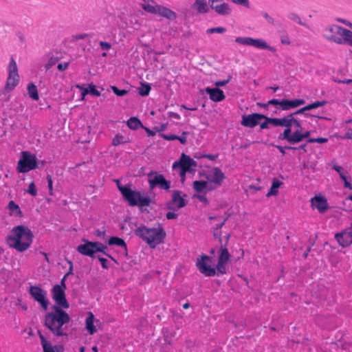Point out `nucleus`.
I'll return each mask as SVG.
<instances>
[{"label":"nucleus","instance_id":"53","mask_svg":"<svg viewBox=\"0 0 352 352\" xmlns=\"http://www.w3.org/2000/svg\"><path fill=\"white\" fill-rule=\"evenodd\" d=\"M233 3L244 6L245 8L250 7L249 0H230Z\"/></svg>","mask_w":352,"mask_h":352},{"label":"nucleus","instance_id":"20","mask_svg":"<svg viewBox=\"0 0 352 352\" xmlns=\"http://www.w3.org/2000/svg\"><path fill=\"white\" fill-rule=\"evenodd\" d=\"M311 135V132L309 131H306L305 132H300V130H296L292 133L291 137H288L289 140L288 142L292 144H295L302 142L304 139L309 138Z\"/></svg>","mask_w":352,"mask_h":352},{"label":"nucleus","instance_id":"16","mask_svg":"<svg viewBox=\"0 0 352 352\" xmlns=\"http://www.w3.org/2000/svg\"><path fill=\"white\" fill-rule=\"evenodd\" d=\"M335 239L342 248H346L352 243V231L346 229L335 234Z\"/></svg>","mask_w":352,"mask_h":352},{"label":"nucleus","instance_id":"44","mask_svg":"<svg viewBox=\"0 0 352 352\" xmlns=\"http://www.w3.org/2000/svg\"><path fill=\"white\" fill-rule=\"evenodd\" d=\"M113 92L118 96H124L128 94L129 91L126 89H120L116 86H111Z\"/></svg>","mask_w":352,"mask_h":352},{"label":"nucleus","instance_id":"63","mask_svg":"<svg viewBox=\"0 0 352 352\" xmlns=\"http://www.w3.org/2000/svg\"><path fill=\"white\" fill-rule=\"evenodd\" d=\"M292 125L296 128V130H300V132L302 131V124L300 122V120H298V119L296 118H294V120L292 122Z\"/></svg>","mask_w":352,"mask_h":352},{"label":"nucleus","instance_id":"6","mask_svg":"<svg viewBox=\"0 0 352 352\" xmlns=\"http://www.w3.org/2000/svg\"><path fill=\"white\" fill-rule=\"evenodd\" d=\"M144 3L141 4L142 9L151 14H157L160 16L168 20L173 21L177 19V14L172 10L156 4L154 0H142Z\"/></svg>","mask_w":352,"mask_h":352},{"label":"nucleus","instance_id":"23","mask_svg":"<svg viewBox=\"0 0 352 352\" xmlns=\"http://www.w3.org/2000/svg\"><path fill=\"white\" fill-rule=\"evenodd\" d=\"M9 80L11 78L17 79L19 80V75L18 74L17 65L13 57L10 58L8 65V76Z\"/></svg>","mask_w":352,"mask_h":352},{"label":"nucleus","instance_id":"47","mask_svg":"<svg viewBox=\"0 0 352 352\" xmlns=\"http://www.w3.org/2000/svg\"><path fill=\"white\" fill-rule=\"evenodd\" d=\"M221 234H222L221 230L217 229L216 228L214 229V230H213V236H214V239L218 240V241L219 242V243L221 245L223 244V240H222V238H221Z\"/></svg>","mask_w":352,"mask_h":352},{"label":"nucleus","instance_id":"58","mask_svg":"<svg viewBox=\"0 0 352 352\" xmlns=\"http://www.w3.org/2000/svg\"><path fill=\"white\" fill-rule=\"evenodd\" d=\"M100 47L102 50L108 51L111 48V43L105 41H100L99 43Z\"/></svg>","mask_w":352,"mask_h":352},{"label":"nucleus","instance_id":"37","mask_svg":"<svg viewBox=\"0 0 352 352\" xmlns=\"http://www.w3.org/2000/svg\"><path fill=\"white\" fill-rule=\"evenodd\" d=\"M208 187V182L206 181H195L193 182V188L197 192H201Z\"/></svg>","mask_w":352,"mask_h":352},{"label":"nucleus","instance_id":"11","mask_svg":"<svg viewBox=\"0 0 352 352\" xmlns=\"http://www.w3.org/2000/svg\"><path fill=\"white\" fill-rule=\"evenodd\" d=\"M30 294L32 297L37 301L44 310L48 308L49 300L47 298V293L38 286H30Z\"/></svg>","mask_w":352,"mask_h":352},{"label":"nucleus","instance_id":"5","mask_svg":"<svg viewBox=\"0 0 352 352\" xmlns=\"http://www.w3.org/2000/svg\"><path fill=\"white\" fill-rule=\"evenodd\" d=\"M351 30L338 25H331L324 29V37L338 45H346Z\"/></svg>","mask_w":352,"mask_h":352},{"label":"nucleus","instance_id":"41","mask_svg":"<svg viewBox=\"0 0 352 352\" xmlns=\"http://www.w3.org/2000/svg\"><path fill=\"white\" fill-rule=\"evenodd\" d=\"M127 142L128 140H126V138L122 135L118 133L113 138L112 145L116 146L121 144H125Z\"/></svg>","mask_w":352,"mask_h":352},{"label":"nucleus","instance_id":"49","mask_svg":"<svg viewBox=\"0 0 352 352\" xmlns=\"http://www.w3.org/2000/svg\"><path fill=\"white\" fill-rule=\"evenodd\" d=\"M76 87L82 90L81 96L82 98L81 100H84L86 95L89 94V88H85L83 85H76Z\"/></svg>","mask_w":352,"mask_h":352},{"label":"nucleus","instance_id":"35","mask_svg":"<svg viewBox=\"0 0 352 352\" xmlns=\"http://www.w3.org/2000/svg\"><path fill=\"white\" fill-rule=\"evenodd\" d=\"M8 208L10 211L11 214L15 216H21L22 212L19 206L14 201H10L8 203Z\"/></svg>","mask_w":352,"mask_h":352},{"label":"nucleus","instance_id":"64","mask_svg":"<svg viewBox=\"0 0 352 352\" xmlns=\"http://www.w3.org/2000/svg\"><path fill=\"white\" fill-rule=\"evenodd\" d=\"M197 197L201 202L204 203L205 205L209 204V201L207 197L204 195H197L195 196Z\"/></svg>","mask_w":352,"mask_h":352},{"label":"nucleus","instance_id":"61","mask_svg":"<svg viewBox=\"0 0 352 352\" xmlns=\"http://www.w3.org/2000/svg\"><path fill=\"white\" fill-rule=\"evenodd\" d=\"M280 41H281V43L284 44V45H290V43H291L289 37L287 34L281 35Z\"/></svg>","mask_w":352,"mask_h":352},{"label":"nucleus","instance_id":"26","mask_svg":"<svg viewBox=\"0 0 352 352\" xmlns=\"http://www.w3.org/2000/svg\"><path fill=\"white\" fill-rule=\"evenodd\" d=\"M252 46H254L258 49L268 50L269 51L272 52H276L275 47L267 45V43L263 39L252 38Z\"/></svg>","mask_w":352,"mask_h":352},{"label":"nucleus","instance_id":"50","mask_svg":"<svg viewBox=\"0 0 352 352\" xmlns=\"http://www.w3.org/2000/svg\"><path fill=\"white\" fill-rule=\"evenodd\" d=\"M327 103V101L326 100H321V101H315L313 103L309 104L312 109L322 107L325 105Z\"/></svg>","mask_w":352,"mask_h":352},{"label":"nucleus","instance_id":"14","mask_svg":"<svg viewBox=\"0 0 352 352\" xmlns=\"http://www.w3.org/2000/svg\"><path fill=\"white\" fill-rule=\"evenodd\" d=\"M82 241L84 243L83 244L79 245L76 250L83 256H89L92 258H96L95 254V243L94 241H90L85 238L82 239Z\"/></svg>","mask_w":352,"mask_h":352},{"label":"nucleus","instance_id":"13","mask_svg":"<svg viewBox=\"0 0 352 352\" xmlns=\"http://www.w3.org/2000/svg\"><path fill=\"white\" fill-rule=\"evenodd\" d=\"M181 194V191L174 190L171 199L166 204V208L168 210L175 211L186 206L188 201L182 197Z\"/></svg>","mask_w":352,"mask_h":352},{"label":"nucleus","instance_id":"59","mask_svg":"<svg viewBox=\"0 0 352 352\" xmlns=\"http://www.w3.org/2000/svg\"><path fill=\"white\" fill-rule=\"evenodd\" d=\"M161 138H162L163 139L166 140H168V141H171V140H176V138H177V135H166V134H164V133H160L159 135Z\"/></svg>","mask_w":352,"mask_h":352},{"label":"nucleus","instance_id":"2","mask_svg":"<svg viewBox=\"0 0 352 352\" xmlns=\"http://www.w3.org/2000/svg\"><path fill=\"white\" fill-rule=\"evenodd\" d=\"M34 235L31 230L23 225L14 227L6 238L7 245L19 252L27 250L32 243Z\"/></svg>","mask_w":352,"mask_h":352},{"label":"nucleus","instance_id":"38","mask_svg":"<svg viewBox=\"0 0 352 352\" xmlns=\"http://www.w3.org/2000/svg\"><path fill=\"white\" fill-rule=\"evenodd\" d=\"M19 80L14 78H11L9 80V77L7 78L6 83L5 85V91L9 92L13 90L18 85Z\"/></svg>","mask_w":352,"mask_h":352},{"label":"nucleus","instance_id":"8","mask_svg":"<svg viewBox=\"0 0 352 352\" xmlns=\"http://www.w3.org/2000/svg\"><path fill=\"white\" fill-rule=\"evenodd\" d=\"M294 118V115L293 113H292L282 118H274V119H270V122H271V124H272L273 126L285 127L283 132L280 133L278 136V139L279 140H286L288 142V137H291V135H292V126Z\"/></svg>","mask_w":352,"mask_h":352},{"label":"nucleus","instance_id":"48","mask_svg":"<svg viewBox=\"0 0 352 352\" xmlns=\"http://www.w3.org/2000/svg\"><path fill=\"white\" fill-rule=\"evenodd\" d=\"M276 148L278 149V151L282 153L283 155H285V149L288 150H295L296 149V147L291 146H282L280 145H274Z\"/></svg>","mask_w":352,"mask_h":352},{"label":"nucleus","instance_id":"32","mask_svg":"<svg viewBox=\"0 0 352 352\" xmlns=\"http://www.w3.org/2000/svg\"><path fill=\"white\" fill-rule=\"evenodd\" d=\"M95 243V250L96 252H101L104 255L108 256L110 258L112 261H113L115 263H117V261L111 255L109 254L107 251V245H104L103 243L100 242H94Z\"/></svg>","mask_w":352,"mask_h":352},{"label":"nucleus","instance_id":"4","mask_svg":"<svg viewBox=\"0 0 352 352\" xmlns=\"http://www.w3.org/2000/svg\"><path fill=\"white\" fill-rule=\"evenodd\" d=\"M118 190L130 206H138L142 212L146 210L143 208L148 206L152 202L148 196L142 197L140 192L132 190L131 185L129 187L118 186Z\"/></svg>","mask_w":352,"mask_h":352},{"label":"nucleus","instance_id":"31","mask_svg":"<svg viewBox=\"0 0 352 352\" xmlns=\"http://www.w3.org/2000/svg\"><path fill=\"white\" fill-rule=\"evenodd\" d=\"M230 258V254L228 252V250L226 247H223V244H221L219 249V254L218 256V261L224 262L228 263Z\"/></svg>","mask_w":352,"mask_h":352},{"label":"nucleus","instance_id":"42","mask_svg":"<svg viewBox=\"0 0 352 352\" xmlns=\"http://www.w3.org/2000/svg\"><path fill=\"white\" fill-rule=\"evenodd\" d=\"M235 42L241 45L252 46V38L239 36L235 38Z\"/></svg>","mask_w":352,"mask_h":352},{"label":"nucleus","instance_id":"55","mask_svg":"<svg viewBox=\"0 0 352 352\" xmlns=\"http://www.w3.org/2000/svg\"><path fill=\"white\" fill-rule=\"evenodd\" d=\"M231 79H232V76H228V77L226 80L217 81V82H215L214 84L217 86V87H218V88L219 87H223L226 85H227L231 80Z\"/></svg>","mask_w":352,"mask_h":352},{"label":"nucleus","instance_id":"52","mask_svg":"<svg viewBox=\"0 0 352 352\" xmlns=\"http://www.w3.org/2000/svg\"><path fill=\"white\" fill-rule=\"evenodd\" d=\"M89 88V94L95 96H100V92L96 89V86L93 84L88 85Z\"/></svg>","mask_w":352,"mask_h":352},{"label":"nucleus","instance_id":"7","mask_svg":"<svg viewBox=\"0 0 352 352\" xmlns=\"http://www.w3.org/2000/svg\"><path fill=\"white\" fill-rule=\"evenodd\" d=\"M37 158L34 154L29 151H22L21 157L17 162L16 171L25 173L37 168Z\"/></svg>","mask_w":352,"mask_h":352},{"label":"nucleus","instance_id":"46","mask_svg":"<svg viewBox=\"0 0 352 352\" xmlns=\"http://www.w3.org/2000/svg\"><path fill=\"white\" fill-rule=\"evenodd\" d=\"M28 193L31 195L32 196H36L37 195V190L36 186L33 182H32L28 186V190H26Z\"/></svg>","mask_w":352,"mask_h":352},{"label":"nucleus","instance_id":"15","mask_svg":"<svg viewBox=\"0 0 352 352\" xmlns=\"http://www.w3.org/2000/svg\"><path fill=\"white\" fill-rule=\"evenodd\" d=\"M263 118H265V115L258 113L243 115L242 116L241 124L246 127L254 128L259 123L260 120H263Z\"/></svg>","mask_w":352,"mask_h":352},{"label":"nucleus","instance_id":"18","mask_svg":"<svg viewBox=\"0 0 352 352\" xmlns=\"http://www.w3.org/2000/svg\"><path fill=\"white\" fill-rule=\"evenodd\" d=\"M205 91L209 95L210 99L216 102H221L226 98L224 92L218 87H208L205 89Z\"/></svg>","mask_w":352,"mask_h":352},{"label":"nucleus","instance_id":"12","mask_svg":"<svg viewBox=\"0 0 352 352\" xmlns=\"http://www.w3.org/2000/svg\"><path fill=\"white\" fill-rule=\"evenodd\" d=\"M197 166V162L188 155L182 153L179 161H176L173 164V168L177 169V168L186 170L188 172H192Z\"/></svg>","mask_w":352,"mask_h":352},{"label":"nucleus","instance_id":"54","mask_svg":"<svg viewBox=\"0 0 352 352\" xmlns=\"http://www.w3.org/2000/svg\"><path fill=\"white\" fill-rule=\"evenodd\" d=\"M188 135V131H183L181 136L177 135V138L176 140H179L181 144H185L187 141V135Z\"/></svg>","mask_w":352,"mask_h":352},{"label":"nucleus","instance_id":"40","mask_svg":"<svg viewBox=\"0 0 352 352\" xmlns=\"http://www.w3.org/2000/svg\"><path fill=\"white\" fill-rule=\"evenodd\" d=\"M151 89V87L148 83H141V86L138 89V92L141 96H147Z\"/></svg>","mask_w":352,"mask_h":352},{"label":"nucleus","instance_id":"29","mask_svg":"<svg viewBox=\"0 0 352 352\" xmlns=\"http://www.w3.org/2000/svg\"><path fill=\"white\" fill-rule=\"evenodd\" d=\"M94 316L91 312H89V316L86 318V329L90 335H93L97 331V329L94 324Z\"/></svg>","mask_w":352,"mask_h":352},{"label":"nucleus","instance_id":"21","mask_svg":"<svg viewBox=\"0 0 352 352\" xmlns=\"http://www.w3.org/2000/svg\"><path fill=\"white\" fill-rule=\"evenodd\" d=\"M311 201H312V204L321 213L326 212L329 208L327 201L323 197L316 196L311 199Z\"/></svg>","mask_w":352,"mask_h":352},{"label":"nucleus","instance_id":"19","mask_svg":"<svg viewBox=\"0 0 352 352\" xmlns=\"http://www.w3.org/2000/svg\"><path fill=\"white\" fill-rule=\"evenodd\" d=\"M305 103V100L302 98L294 99V100H282L281 110L288 111L292 109L296 108Z\"/></svg>","mask_w":352,"mask_h":352},{"label":"nucleus","instance_id":"33","mask_svg":"<svg viewBox=\"0 0 352 352\" xmlns=\"http://www.w3.org/2000/svg\"><path fill=\"white\" fill-rule=\"evenodd\" d=\"M283 184V182L279 181L278 179L274 178L272 181V186L267 193L266 196L267 197L276 195L278 192V188L280 187V186Z\"/></svg>","mask_w":352,"mask_h":352},{"label":"nucleus","instance_id":"39","mask_svg":"<svg viewBox=\"0 0 352 352\" xmlns=\"http://www.w3.org/2000/svg\"><path fill=\"white\" fill-rule=\"evenodd\" d=\"M226 263L218 261L217 264L216 265V275L217 276H219L221 275L226 274L227 273L226 271Z\"/></svg>","mask_w":352,"mask_h":352},{"label":"nucleus","instance_id":"1","mask_svg":"<svg viewBox=\"0 0 352 352\" xmlns=\"http://www.w3.org/2000/svg\"><path fill=\"white\" fill-rule=\"evenodd\" d=\"M65 290L59 285L52 287V295L56 305L52 306V311L46 313L44 317V325L56 337L67 336V324L71 320L69 315L63 310L69 307Z\"/></svg>","mask_w":352,"mask_h":352},{"label":"nucleus","instance_id":"27","mask_svg":"<svg viewBox=\"0 0 352 352\" xmlns=\"http://www.w3.org/2000/svg\"><path fill=\"white\" fill-rule=\"evenodd\" d=\"M311 110V106L310 104H307L305 107H303L302 108L296 111L295 112H294V115H298V114H303L305 117L307 118H318L319 119H322V120H329L327 117H324V116H317V115H313L311 113H307L306 111H310Z\"/></svg>","mask_w":352,"mask_h":352},{"label":"nucleus","instance_id":"51","mask_svg":"<svg viewBox=\"0 0 352 352\" xmlns=\"http://www.w3.org/2000/svg\"><path fill=\"white\" fill-rule=\"evenodd\" d=\"M46 179L47 182V186L49 189V192L50 195H53V181L52 176L50 175H47L46 177Z\"/></svg>","mask_w":352,"mask_h":352},{"label":"nucleus","instance_id":"34","mask_svg":"<svg viewBox=\"0 0 352 352\" xmlns=\"http://www.w3.org/2000/svg\"><path fill=\"white\" fill-rule=\"evenodd\" d=\"M27 89L28 95L32 100H38L39 99L38 89L34 84L32 82L29 83Z\"/></svg>","mask_w":352,"mask_h":352},{"label":"nucleus","instance_id":"30","mask_svg":"<svg viewBox=\"0 0 352 352\" xmlns=\"http://www.w3.org/2000/svg\"><path fill=\"white\" fill-rule=\"evenodd\" d=\"M128 127L132 130H136L139 128H144L142 122L137 117L130 118L126 122Z\"/></svg>","mask_w":352,"mask_h":352},{"label":"nucleus","instance_id":"57","mask_svg":"<svg viewBox=\"0 0 352 352\" xmlns=\"http://www.w3.org/2000/svg\"><path fill=\"white\" fill-rule=\"evenodd\" d=\"M263 119H265V121L262 122L260 124L261 129H269V124H271V122H270V119H274V118H268V117L265 116V118H263Z\"/></svg>","mask_w":352,"mask_h":352},{"label":"nucleus","instance_id":"10","mask_svg":"<svg viewBox=\"0 0 352 352\" xmlns=\"http://www.w3.org/2000/svg\"><path fill=\"white\" fill-rule=\"evenodd\" d=\"M212 257L201 254L197 258L196 266L199 271L206 276H214L216 275V269L212 267Z\"/></svg>","mask_w":352,"mask_h":352},{"label":"nucleus","instance_id":"60","mask_svg":"<svg viewBox=\"0 0 352 352\" xmlns=\"http://www.w3.org/2000/svg\"><path fill=\"white\" fill-rule=\"evenodd\" d=\"M97 258L100 262L101 266L103 269L107 270L109 268V266L107 265V262H108L107 259H106L105 258H103L100 256H98Z\"/></svg>","mask_w":352,"mask_h":352},{"label":"nucleus","instance_id":"56","mask_svg":"<svg viewBox=\"0 0 352 352\" xmlns=\"http://www.w3.org/2000/svg\"><path fill=\"white\" fill-rule=\"evenodd\" d=\"M333 170H335L340 175V177L341 178V175H346L345 173H346L344 169L338 165H334L332 168Z\"/></svg>","mask_w":352,"mask_h":352},{"label":"nucleus","instance_id":"36","mask_svg":"<svg viewBox=\"0 0 352 352\" xmlns=\"http://www.w3.org/2000/svg\"><path fill=\"white\" fill-rule=\"evenodd\" d=\"M287 17L289 19L293 21L294 22L302 25V26H304L306 28H309V25L303 22L301 19V18L300 17V16L294 12H291L289 13L288 15H287Z\"/></svg>","mask_w":352,"mask_h":352},{"label":"nucleus","instance_id":"62","mask_svg":"<svg viewBox=\"0 0 352 352\" xmlns=\"http://www.w3.org/2000/svg\"><path fill=\"white\" fill-rule=\"evenodd\" d=\"M341 179L344 182V188L352 190V184L349 182H348L346 175H341Z\"/></svg>","mask_w":352,"mask_h":352},{"label":"nucleus","instance_id":"9","mask_svg":"<svg viewBox=\"0 0 352 352\" xmlns=\"http://www.w3.org/2000/svg\"><path fill=\"white\" fill-rule=\"evenodd\" d=\"M149 188L154 189L159 187L160 189L168 191L170 188V182L166 180L162 174L156 171H151L148 174Z\"/></svg>","mask_w":352,"mask_h":352},{"label":"nucleus","instance_id":"25","mask_svg":"<svg viewBox=\"0 0 352 352\" xmlns=\"http://www.w3.org/2000/svg\"><path fill=\"white\" fill-rule=\"evenodd\" d=\"M109 245H116L124 248L125 255H127V246L125 241L118 236H111L107 242Z\"/></svg>","mask_w":352,"mask_h":352},{"label":"nucleus","instance_id":"28","mask_svg":"<svg viewBox=\"0 0 352 352\" xmlns=\"http://www.w3.org/2000/svg\"><path fill=\"white\" fill-rule=\"evenodd\" d=\"M38 334L41 340V344L43 349V352H54V346L47 341L41 331H38Z\"/></svg>","mask_w":352,"mask_h":352},{"label":"nucleus","instance_id":"43","mask_svg":"<svg viewBox=\"0 0 352 352\" xmlns=\"http://www.w3.org/2000/svg\"><path fill=\"white\" fill-rule=\"evenodd\" d=\"M226 28L223 27H217V28H209L206 30L207 34H213V33H218V34H223L226 32Z\"/></svg>","mask_w":352,"mask_h":352},{"label":"nucleus","instance_id":"24","mask_svg":"<svg viewBox=\"0 0 352 352\" xmlns=\"http://www.w3.org/2000/svg\"><path fill=\"white\" fill-rule=\"evenodd\" d=\"M192 8L199 14H206L209 12V8L204 0H195Z\"/></svg>","mask_w":352,"mask_h":352},{"label":"nucleus","instance_id":"3","mask_svg":"<svg viewBox=\"0 0 352 352\" xmlns=\"http://www.w3.org/2000/svg\"><path fill=\"white\" fill-rule=\"evenodd\" d=\"M135 234L146 242L151 248L164 242L166 234L164 229L159 226L157 228H148L142 225L134 230Z\"/></svg>","mask_w":352,"mask_h":352},{"label":"nucleus","instance_id":"45","mask_svg":"<svg viewBox=\"0 0 352 352\" xmlns=\"http://www.w3.org/2000/svg\"><path fill=\"white\" fill-rule=\"evenodd\" d=\"M328 142V138H309L307 141V143H320L324 144Z\"/></svg>","mask_w":352,"mask_h":352},{"label":"nucleus","instance_id":"22","mask_svg":"<svg viewBox=\"0 0 352 352\" xmlns=\"http://www.w3.org/2000/svg\"><path fill=\"white\" fill-rule=\"evenodd\" d=\"M211 8L214 10L219 15L221 16H228L232 13V8L228 3L223 2L219 5L212 6Z\"/></svg>","mask_w":352,"mask_h":352},{"label":"nucleus","instance_id":"17","mask_svg":"<svg viewBox=\"0 0 352 352\" xmlns=\"http://www.w3.org/2000/svg\"><path fill=\"white\" fill-rule=\"evenodd\" d=\"M212 171V175H206L208 182L214 184L216 186H220L226 179L225 174L218 167L213 168Z\"/></svg>","mask_w":352,"mask_h":352}]
</instances>
